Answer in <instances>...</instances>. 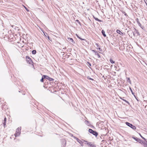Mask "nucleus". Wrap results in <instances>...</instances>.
Listing matches in <instances>:
<instances>
[{
  "mask_svg": "<svg viewBox=\"0 0 147 147\" xmlns=\"http://www.w3.org/2000/svg\"><path fill=\"white\" fill-rule=\"evenodd\" d=\"M21 130V127H18L16 129V134H15V135L16 137L18 136L19 135H20V134Z\"/></svg>",
  "mask_w": 147,
  "mask_h": 147,
  "instance_id": "f257e3e1",
  "label": "nucleus"
},
{
  "mask_svg": "<svg viewBox=\"0 0 147 147\" xmlns=\"http://www.w3.org/2000/svg\"><path fill=\"white\" fill-rule=\"evenodd\" d=\"M26 59L28 63L30 64H33V62L32 61V59L29 56H26Z\"/></svg>",
  "mask_w": 147,
  "mask_h": 147,
  "instance_id": "f03ea898",
  "label": "nucleus"
},
{
  "mask_svg": "<svg viewBox=\"0 0 147 147\" xmlns=\"http://www.w3.org/2000/svg\"><path fill=\"white\" fill-rule=\"evenodd\" d=\"M16 45L19 48H22L24 46V42L23 41H20V42H18Z\"/></svg>",
  "mask_w": 147,
  "mask_h": 147,
  "instance_id": "7ed1b4c3",
  "label": "nucleus"
},
{
  "mask_svg": "<svg viewBox=\"0 0 147 147\" xmlns=\"http://www.w3.org/2000/svg\"><path fill=\"white\" fill-rule=\"evenodd\" d=\"M88 131L90 133L93 134L96 136H97L98 135V133L96 131H93L91 129H89L88 130Z\"/></svg>",
  "mask_w": 147,
  "mask_h": 147,
  "instance_id": "20e7f679",
  "label": "nucleus"
},
{
  "mask_svg": "<svg viewBox=\"0 0 147 147\" xmlns=\"http://www.w3.org/2000/svg\"><path fill=\"white\" fill-rule=\"evenodd\" d=\"M125 123H126V124L127 126L131 127V128H132L133 129H136V127L135 126L132 125V124H130L129 123L127 122H126Z\"/></svg>",
  "mask_w": 147,
  "mask_h": 147,
  "instance_id": "39448f33",
  "label": "nucleus"
},
{
  "mask_svg": "<svg viewBox=\"0 0 147 147\" xmlns=\"http://www.w3.org/2000/svg\"><path fill=\"white\" fill-rule=\"evenodd\" d=\"M75 138L76 139L77 141L80 144L81 146H84L83 143V142L82 141V140H80L78 138L75 137Z\"/></svg>",
  "mask_w": 147,
  "mask_h": 147,
  "instance_id": "423d86ee",
  "label": "nucleus"
},
{
  "mask_svg": "<svg viewBox=\"0 0 147 147\" xmlns=\"http://www.w3.org/2000/svg\"><path fill=\"white\" fill-rule=\"evenodd\" d=\"M87 145L90 147H96V146L95 145L92 144L91 142H88Z\"/></svg>",
  "mask_w": 147,
  "mask_h": 147,
  "instance_id": "0eeeda50",
  "label": "nucleus"
},
{
  "mask_svg": "<svg viewBox=\"0 0 147 147\" xmlns=\"http://www.w3.org/2000/svg\"><path fill=\"white\" fill-rule=\"evenodd\" d=\"M62 144H63V146H65L66 144V141L65 140L63 139H62Z\"/></svg>",
  "mask_w": 147,
  "mask_h": 147,
  "instance_id": "6e6552de",
  "label": "nucleus"
},
{
  "mask_svg": "<svg viewBox=\"0 0 147 147\" xmlns=\"http://www.w3.org/2000/svg\"><path fill=\"white\" fill-rule=\"evenodd\" d=\"M68 41L69 42H73V43H75V42L74 41V40L72 38H68Z\"/></svg>",
  "mask_w": 147,
  "mask_h": 147,
  "instance_id": "1a4fd4ad",
  "label": "nucleus"
},
{
  "mask_svg": "<svg viewBox=\"0 0 147 147\" xmlns=\"http://www.w3.org/2000/svg\"><path fill=\"white\" fill-rule=\"evenodd\" d=\"M116 32L117 33H118L119 34H120L121 35H123V33L121 32V31L119 30H117L116 31Z\"/></svg>",
  "mask_w": 147,
  "mask_h": 147,
  "instance_id": "9d476101",
  "label": "nucleus"
},
{
  "mask_svg": "<svg viewBox=\"0 0 147 147\" xmlns=\"http://www.w3.org/2000/svg\"><path fill=\"white\" fill-rule=\"evenodd\" d=\"M6 118L5 117L4 118V120H3V126H4V127H5V125H6Z\"/></svg>",
  "mask_w": 147,
  "mask_h": 147,
  "instance_id": "9b49d317",
  "label": "nucleus"
},
{
  "mask_svg": "<svg viewBox=\"0 0 147 147\" xmlns=\"http://www.w3.org/2000/svg\"><path fill=\"white\" fill-rule=\"evenodd\" d=\"M93 51H94L95 53V55L98 56V58L100 57V55L98 52H97L96 51H95L93 50Z\"/></svg>",
  "mask_w": 147,
  "mask_h": 147,
  "instance_id": "f8f14e48",
  "label": "nucleus"
},
{
  "mask_svg": "<svg viewBox=\"0 0 147 147\" xmlns=\"http://www.w3.org/2000/svg\"><path fill=\"white\" fill-rule=\"evenodd\" d=\"M76 35L77 37L78 38H79V39H80L81 40H83L85 41L86 42H87V40H86V39H83V38H81L78 35H77L76 34Z\"/></svg>",
  "mask_w": 147,
  "mask_h": 147,
  "instance_id": "ddd939ff",
  "label": "nucleus"
},
{
  "mask_svg": "<svg viewBox=\"0 0 147 147\" xmlns=\"http://www.w3.org/2000/svg\"><path fill=\"white\" fill-rule=\"evenodd\" d=\"M138 142H139L140 143L142 144H143L144 142L141 139H138Z\"/></svg>",
  "mask_w": 147,
  "mask_h": 147,
  "instance_id": "4468645a",
  "label": "nucleus"
},
{
  "mask_svg": "<svg viewBox=\"0 0 147 147\" xmlns=\"http://www.w3.org/2000/svg\"><path fill=\"white\" fill-rule=\"evenodd\" d=\"M82 141L83 142V143H84L85 144H86L87 145L88 144V142L86 141H85L84 140H82Z\"/></svg>",
  "mask_w": 147,
  "mask_h": 147,
  "instance_id": "2eb2a0df",
  "label": "nucleus"
},
{
  "mask_svg": "<svg viewBox=\"0 0 147 147\" xmlns=\"http://www.w3.org/2000/svg\"><path fill=\"white\" fill-rule=\"evenodd\" d=\"M102 34L103 35V36L104 37L106 36L105 33V32L103 30H102Z\"/></svg>",
  "mask_w": 147,
  "mask_h": 147,
  "instance_id": "dca6fc26",
  "label": "nucleus"
},
{
  "mask_svg": "<svg viewBox=\"0 0 147 147\" xmlns=\"http://www.w3.org/2000/svg\"><path fill=\"white\" fill-rule=\"evenodd\" d=\"M127 81L130 84H131V81L130 80V78H127Z\"/></svg>",
  "mask_w": 147,
  "mask_h": 147,
  "instance_id": "f3484780",
  "label": "nucleus"
},
{
  "mask_svg": "<svg viewBox=\"0 0 147 147\" xmlns=\"http://www.w3.org/2000/svg\"><path fill=\"white\" fill-rule=\"evenodd\" d=\"M36 50H34L32 51V53L34 55V54H36Z\"/></svg>",
  "mask_w": 147,
  "mask_h": 147,
  "instance_id": "a211bd4d",
  "label": "nucleus"
},
{
  "mask_svg": "<svg viewBox=\"0 0 147 147\" xmlns=\"http://www.w3.org/2000/svg\"><path fill=\"white\" fill-rule=\"evenodd\" d=\"M110 61L111 63H114V61L113 59H110Z\"/></svg>",
  "mask_w": 147,
  "mask_h": 147,
  "instance_id": "6ab92c4d",
  "label": "nucleus"
},
{
  "mask_svg": "<svg viewBox=\"0 0 147 147\" xmlns=\"http://www.w3.org/2000/svg\"><path fill=\"white\" fill-rule=\"evenodd\" d=\"M45 76H43L42 77V79L40 80V82H43V79L45 78Z\"/></svg>",
  "mask_w": 147,
  "mask_h": 147,
  "instance_id": "aec40b11",
  "label": "nucleus"
},
{
  "mask_svg": "<svg viewBox=\"0 0 147 147\" xmlns=\"http://www.w3.org/2000/svg\"><path fill=\"white\" fill-rule=\"evenodd\" d=\"M143 145L144 147H147V144L145 142H144L143 144Z\"/></svg>",
  "mask_w": 147,
  "mask_h": 147,
  "instance_id": "412c9836",
  "label": "nucleus"
},
{
  "mask_svg": "<svg viewBox=\"0 0 147 147\" xmlns=\"http://www.w3.org/2000/svg\"><path fill=\"white\" fill-rule=\"evenodd\" d=\"M132 138L134 139L136 141L138 142V138H137L136 137V138H135L134 137H132Z\"/></svg>",
  "mask_w": 147,
  "mask_h": 147,
  "instance_id": "4be33fe9",
  "label": "nucleus"
},
{
  "mask_svg": "<svg viewBox=\"0 0 147 147\" xmlns=\"http://www.w3.org/2000/svg\"><path fill=\"white\" fill-rule=\"evenodd\" d=\"M129 89H130V90L131 91L132 94L133 95H134L135 96V95H134V93L133 92L132 90V89H131V88L130 87H129Z\"/></svg>",
  "mask_w": 147,
  "mask_h": 147,
  "instance_id": "5701e85b",
  "label": "nucleus"
},
{
  "mask_svg": "<svg viewBox=\"0 0 147 147\" xmlns=\"http://www.w3.org/2000/svg\"><path fill=\"white\" fill-rule=\"evenodd\" d=\"M85 123L87 124V125H88L89 124V122L88 121H87V120H86L85 121Z\"/></svg>",
  "mask_w": 147,
  "mask_h": 147,
  "instance_id": "b1692460",
  "label": "nucleus"
},
{
  "mask_svg": "<svg viewBox=\"0 0 147 147\" xmlns=\"http://www.w3.org/2000/svg\"><path fill=\"white\" fill-rule=\"evenodd\" d=\"M43 76H45V78H46V79H49V77L48 76H45V75H43Z\"/></svg>",
  "mask_w": 147,
  "mask_h": 147,
  "instance_id": "393cba45",
  "label": "nucleus"
},
{
  "mask_svg": "<svg viewBox=\"0 0 147 147\" xmlns=\"http://www.w3.org/2000/svg\"><path fill=\"white\" fill-rule=\"evenodd\" d=\"M140 135L141 137L143 139H144L146 141V139L144 138L143 136H142L140 134Z\"/></svg>",
  "mask_w": 147,
  "mask_h": 147,
  "instance_id": "a878e982",
  "label": "nucleus"
},
{
  "mask_svg": "<svg viewBox=\"0 0 147 147\" xmlns=\"http://www.w3.org/2000/svg\"><path fill=\"white\" fill-rule=\"evenodd\" d=\"M49 80L50 81H53V79L49 77Z\"/></svg>",
  "mask_w": 147,
  "mask_h": 147,
  "instance_id": "bb28decb",
  "label": "nucleus"
},
{
  "mask_svg": "<svg viewBox=\"0 0 147 147\" xmlns=\"http://www.w3.org/2000/svg\"><path fill=\"white\" fill-rule=\"evenodd\" d=\"M123 100L125 102H126V103H129V102L128 101H127L126 100H124V99H123Z\"/></svg>",
  "mask_w": 147,
  "mask_h": 147,
  "instance_id": "cd10ccee",
  "label": "nucleus"
},
{
  "mask_svg": "<svg viewBox=\"0 0 147 147\" xmlns=\"http://www.w3.org/2000/svg\"><path fill=\"white\" fill-rule=\"evenodd\" d=\"M96 47L97 48H98L99 47V45L97 43H96Z\"/></svg>",
  "mask_w": 147,
  "mask_h": 147,
  "instance_id": "c85d7f7f",
  "label": "nucleus"
},
{
  "mask_svg": "<svg viewBox=\"0 0 147 147\" xmlns=\"http://www.w3.org/2000/svg\"><path fill=\"white\" fill-rule=\"evenodd\" d=\"M88 78L91 80H93V79L91 78H88Z\"/></svg>",
  "mask_w": 147,
  "mask_h": 147,
  "instance_id": "c756f323",
  "label": "nucleus"
},
{
  "mask_svg": "<svg viewBox=\"0 0 147 147\" xmlns=\"http://www.w3.org/2000/svg\"><path fill=\"white\" fill-rule=\"evenodd\" d=\"M98 49L99 50V51L100 50V48L99 47L98 48Z\"/></svg>",
  "mask_w": 147,
  "mask_h": 147,
  "instance_id": "7c9ffc66",
  "label": "nucleus"
},
{
  "mask_svg": "<svg viewBox=\"0 0 147 147\" xmlns=\"http://www.w3.org/2000/svg\"><path fill=\"white\" fill-rule=\"evenodd\" d=\"M107 66V65H105V68H107V67H106Z\"/></svg>",
  "mask_w": 147,
  "mask_h": 147,
  "instance_id": "2f4dec72",
  "label": "nucleus"
},
{
  "mask_svg": "<svg viewBox=\"0 0 147 147\" xmlns=\"http://www.w3.org/2000/svg\"><path fill=\"white\" fill-rule=\"evenodd\" d=\"M96 20L99 21V20H98V18H96Z\"/></svg>",
  "mask_w": 147,
  "mask_h": 147,
  "instance_id": "473e14b6",
  "label": "nucleus"
},
{
  "mask_svg": "<svg viewBox=\"0 0 147 147\" xmlns=\"http://www.w3.org/2000/svg\"><path fill=\"white\" fill-rule=\"evenodd\" d=\"M26 10L27 11H29L27 9H26Z\"/></svg>",
  "mask_w": 147,
  "mask_h": 147,
  "instance_id": "72a5a7b5",
  "label": "nucleus"
},
{
  "mask_svg": "<svg viewBox=\"0 0 147 147\" xmlns=\"http://www.w3.org/2000/svg\"><path fill=\"white\" fill-rule=\"evenodd\" d=\"M24 7L26 9H27V8H26V7L25 6H24Z\"/></svg>",
  "mask_w": 147,
  "mask_h": 147,
  "instance_id": "f704fd0d",
  "label": "nucleus"
},
{
  "mask_svg": "<svg viewBox=\"0 0 147 147\" xmlns=\"http://www.w3.org/2000/svg\"><path fill=\"white\" fill-rule=\"evenodd\" d=\"M111 66H112V65H111V67H111Z\"/></svg>",
  "mask_w": 147,
  "mask_h": 147,
  "instance_id": "c9c22d12",
  "label": "nucleus"
},
{
  "mask_svg": "<svg viewBox=\"0 0 147 147\" xmlns=\"http://www.w3.org/2000/svg\"><path fill=\"white\" fill-rule=\"evenodd\" d=\"M33 65V67H34V65Z\"/></svg>",
  "mask_w": 147,
  "mask_h": 147,
  "instance_id": "e433bc0d",
  "label": "nucleus"
},
{
  "mask_svg": "<svg viewBox=\"0 0 147 147\" xmlns=\"http://www.w3.org/2000/svg\"><path fill=\"white\" fill-rule=\"evenodd\" d=\"M146 141V142H147V141Z\"/></svg>",
  "mask_w": 147,
  "mask_h": 147,
  "instance_id": "4c0bfd02",
  "label": "nucleus"
}]
</instances>
